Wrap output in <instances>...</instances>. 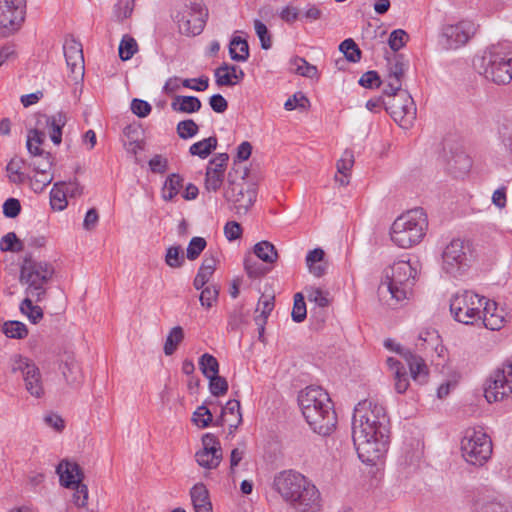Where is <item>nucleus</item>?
Returning <instances> with one entry per match:
<instances>
[{"label": "nucleus", "mask_w": 512, "mask_h": 512, "mask_svg": "<svg viewBox=\"0 0 512 512\" xmlns=\"http://www.w3.org/2000/svg\"><path fill=\"white\" fill-rule=\"evenodd\" d=\"M229 54L232 60L245 62L249 58L247 41L239 36H233L229 44Z\"/></svg>", "instance_id": "2f4dec72"}, {"label": "nucleus", "mask_w": 512, "mask_h": 512, "mask_svg": "<svg viewBox=\"0 0 512 512\" xmlns=\"http://www.w3.org/2000/svg\"><path fill=\"white\" fill-rule=\"evenodd\" d=\"M467 266V256L464 251V242L453 239L443 250L442 269L450 275L460 274Z\"/></svg>", "instance_id": "dca6fc26"}, {"label": "nucleus", "mask_w": 512, "mask_h": 512, "mask_svg": "<svg viewBox=\"0 0 512 512\" xmlns=\"http://www.w3.org/2000/svg\"><path fill=\"white\" fill-rule=\"evenodd\" d=\"M476 27L472 21L462 20L456 24L443 26L440 42L446 50H454L464 46L475 34Z\"/></svg>", "instance_id": "4468645a"}, {"label": "nucleus", "mask_w": 512, "mask_h": 512, "mask_svg": "<svg viewBox=\"0 0 512 512\" xmlns=\"http://www.w3.org/2000/svg\"><path fill=\"white\" fill-rule=\"evenodd\" d=\"M256 196V189L252 186L245 187L244 183L229 182L224 190V198L238 215H245L249 211Z\"/></svg>", "instance_id": "2eb2a0df"}, {"label": "nucleus", "mask_w": 512, "mask_h": 512, "mask_svg": "<svg viewBox=\"0 0 512 512\" xmlns=\"http://www.w3.org/2000/svg\"><path fill=\"white\" fill-rule=\"evenodd\" d=\"M209 379V389L213 396H221L226 394L228 391V382L224 377L216 374L215 376H211Z\"/></svg>", "instance_id": "0e129e2a"}, {"label": "nucleus", "mask_w": 512, "mask_h": 512, "mask_svg": "<svg viewBox=\"0 0 512 512\" xmlns=\"http://www.w3.org/2000/svg\"><path fill=\"white\" fill-rule=\"evenodd\" d=\"M165 263L171 268H180L184 263V256L180 246H170L165 255Z\"/></svg>", "instance_id": "864d4df0"}, {"label": "nucleus", "mask_w": 512, "mask_h": 512, "mask_svg": "<svg viewBox=\"0 0 512 512\" xmlns=\"http://www.w3.org/2000/svg\"><path fill=\"white\" fill-rule=\"evenodd\" d=\"M221 417L223 423H227L231 429H236L242 422L240 402L235 399L229 400L222 410Z\"/></svg>", "instance_id": "c756f323"}, {"label": "nucleus", "mask_w": 512, "mask_h": 512, "mask_svg": "<svg viewBox=\"0 0 512 512\" xmlns=\"http://www.w3.org/2000/svg\"><path fill=\"white\" fill-rule=\"evenodd\" d=\"M274 309V296L271 295H262L258 301L257 307L255 312L257 314L254 317V321L256 325L258 326V333H259V339L261 340L264 331H265V325L267 323V319L270 316L271 312Z\"/></svg>", "instance_id": "4be33fe9"}, {"label": "nucleus", "mask_w": 512, "mask_h": 512, "mask_svg": "<svg viewBox=\"0 0 512 512\" xmlns=\"http://www.w3.org/2000/svg\"><path fill=\"white\" fill-rule=\"evenodd\" d=\"M386 362L392 372L396 392L399 394L406 392L409 387V378L405 367L393 357H389Z\"/></svg>", "instance_id": "b1692460"}, {"label": "nucleus", "mask_w": 512, "mask_h": 512, "mask_svg": "<svg viewBox=\"0 0 512 512\" xmlns=\"http://www.w3.org/2000/svg\"><path fill=\"white\" fill-rule=\"evenodd\" d=\"M138 50L136 40L129 36L124 35L119 44V57L123 61L130 60Z\"/></svg>", "instance_id": "09e8293b"}, {"label": "nucleus", "mask_w": 512, "mask_h": 512, "mask_svg": "<svg viewBox=\"0 0 512 512\" xmlns=\"http://www.w3.org/2000/svg\"><path fill=\"white\" fill-rule=\"evenodd\" d=\"M184 339V331H183V328L180 327V326H175L173 327L169 334L167 335V338H166V341L164 343V353L165 355L167 356H170L172 355L178 345L182 342V340Z\"/></svg>", "instance_id": "ea45409f"}, {"label": "nucleus", "mask_w": 512, "mask_h": 512, "mask_svg": "<svg viewBox=\"0 0 512 512\" xmlns=\"http://www.w3.org/2000/svg\"><path fill=\"white\" fill-rule=\"evenodd\" d=\"M427 228L426 213L422 208H415L396 218L391 227V240L401 248H410L422 241Z\"/></svg>", "instance_id": "423d86ee"}, {"label": "nucleus", "mask_w": 512, "mask_h": 512, "mask_svg": "<svg viewBox=\"0 0 512 512\" xmlns=\"http://www.w3.org/2000/svg\"><path fill=\"white\" fill-rule=\"evenodd\" d=\"M54 274L53 266L48 262L36 261L31 254H27L20 268V283L26 286L27 296L40 302L46 295L49 281Z\"/></svg>", "instance_id": "0eeeda50"}, {"label": "nucleus", "mask_w": 512, "mask_h": 512, "mask_svg": "<svg viewBox=\"0 0 512 512\" xmlns=\"http://www.w3.org/2000/svg\"><path fill=\"white\" fill-rule=\"evenodd\" d=\"M217 143V138L214 136L205 138L192 144L189 148V153L192 156H198L201 159H205L216 149Z\"/></svg>", "instance_id": "72a5a7b5"}, {"label": "nucleus", "mask_w": 512, "mask_h": 512, "mask_svg": "<svg viewBox=\"0 0 512 512\" xmlns=\"http://www.w3.org/2000/svg\"><path fill=\"white\" fill-rule=\"evenodd\" d=\"M190 496L194 508H196V506H205L211 504L209 492L205 485L202 483H198L192 487Z\"/></svg>", "instance_id": "8fccbe9b"}, {"label": "nucleus", "mask_w": 512, "mask_h": 512, "mask_svg": "<svg viewBox=\"0 0 512 512\" xmlns=\"http://www.w3.org/2000/svg\"><path fill=\"white\" fill-rule=\"evenodd\" d=\"M324 251L321 248L311 250L306 256V265L309 272L316 277H321L325 274L326 267L322 263L324 259Z\"/></svg>", "instance_id": "7c9ffc66"}, {"label": "nucleus", "mask_w": 512, "mask_h": 512, "mask_svg": "<svg viewBox=\"0 0 512 512\" xmlns=\"http://www.w3.org/2000/svg\"><path fill=\"white\" fill-rule=\"evenodd\" d=\"M45 134L37 129L30 130L27 136L26 146L29 153L34 156H43L46 152L41 148Z\"/></svg>", "instance_id": "4c0bfd02"}, {"label": "nucleus", "mask_w": 512, "mask_h": 512, "mask_svg": "<svg viewBox=\"0 0 512 512\" xmlns=\"http://www.w3.org/2000/svg\"><path fill=\"white\" fill-rule=\"evenodd\" d=\"M476 512H509V509L498 497L483 496L476 502Z\"/></svg>", "instance_id": "473e14b6"}, {"label": "nucleus", "mask_w": 512, "mask_h": 512, "mask_svg": "<svg viewBox=\"0 0 512 512\" xmlns=\"http://www.w3.org/2000/svg\"><path fill=\"white\" fill-rule=\"evenodd\" d=\"M196 462L206 469L216 468L222 460V448L219 440L211 433L202 437V449L195 454Z\"/></svg>", "instance_id": "f3484780"}, {"label": "nucleus", "mask_w": 512, "mask_h": 512, "mask_svg": "<svg viewBox=\"0 0 512 512\" xmlns=\"http://www.w3.org/2000/svg\"><path fill=\"white\" fill-rule=\"evenodd\" d=\"M403 358L407 362L412 378L419 382H426L428 376V367L425 364L424 360L411 351H406L403 353Z\"/></svg>", "instance_id": "a878e982"}, {"label": "nucleus", "mask_w": 512, "mask_h": 512, "mask_svg": "<svg viewBox=\"0 0 512 512\" xmlns=\"http://www.w3.org/2000/svg\"><path fill=\"white\" fill-rule=\"evenodd\" d=\"M408 39L407 33L402 29H396L391 32L388 40L389 47L394 51H398L405 46Z\"/></svg>", "instance_id": "338daca9"}, {"label": "nucleus", "mask_w": 512, "mask_h": 512, "mask_svg": "<svg viewBox=\"0 0 512 512\" xmlns=\"http://www.w3.org/2000/svg\"><path fill=\"white\" fill-rule=\"evenodd\" d=\"M339 50L350 62L357 63L361 59V50L353 39H345L339 46Z\"/></svg>", "instance_id": "3c124183"}, {"label": "nucleus", "mask_w": 512, "mask_h": 512, "mask_svg": "<svg viewBox=\"0 0 512 512\" xmlns=\"http://www.w3.org/2000/svg\"><path fill=\"white\" fill-rule=\"evenodd\" d=\"M22 165L23 160L18 158H13L8 163L6 170L8 173L9 180L12 183L19 184L25 181L26 176L24 173L21 172Z\"/></svg>", "instance_id": "603ef678"}, {"label": "nucleus", "mask_w": 512, "mask_h": 512, "mask_svg": "<svg viewBox=\"0 0 512 512\" xmlns=\"http://www.w3.org/2000/svg\"><path fill=\"white\" fill-rule=\"evenodd\" d=\"M219 289L215 285H210L202 289L199 300L201 305L207 309L211 308L217 301Z\"/></svg>", "instance_id": "13d9d810"}, {"label": "nucleus", "mask_w": 512, "mask_h": 512, "mask_svg": "<svg viewBox=\"0 0 512 512\" xmlns=\"http://www.w3.org/2000/svg\"><path fill=\"white\" fill-rule=\"evenodd\" d=\"M439 342V335L434 329L422 330L417 338L416 346L425 348L426 346L434 347Z\"/></svg>", "instance_id": "6e6d98bb"}, {"label": "nucleus", "mask_w": 512, "mask_h": 512, "mask_svg": "<svg viewBox=\"0 0 512 512\" xmlns=\"http://www.w3.org/2000/svg\"><path fill=\"white\" fill-rule=\"evenodd\" d=\"M0 250L2 252H20L24 250V242L14 232H9L1 238Z\"/></svg>", "instance_id": "a18cd8bd"}, {"label": "nucleus", "mask_w": 512, "mask_h": 512, "mask_svg": "<svg viewBox=\"0 0 512 512\" xmlns=\"http://www.w3.org/2000/svg\"><path fill=\"white\" fill-rule=\"evenodd\" d=\"M354 165V154L351 150H345L341 158L337 161V174L335 181L341 186L349 184L350 172Z\"/></svg>", "instance_id": "cd10ccee"}, {"label": "nucleus", "mask_w": 512, "mask_h": 512, "mask_svg": "<svg viewBox=\"0 0 512 512\" xmlns=\"http://www.w3.org/2000/svg\"><path fill=\"white\" fill-rule=\"evenodd\" d=\"M12 373H20L27 392L35 398L44 396L42 375L38 366L31 359L14 355L10 360Z\"/></svg>", "instance_id": "9d476101"}, {"label": "nucleus", "mask_w": 512, "mask_h": 512, "mask_svg": "<svg viewBox=\"0 0 512 512\" xmlns=\"http://www.w3.org/2000/svg\"><path fill=\"white\" fill-rule=\"evenodd\" d=\"M232 65L228 63L221 64L214 71L215 81L218 86H234L236 85V81H234V77L232 76V70L230 69Z\"/></svg>", "instance_id": "de8ad7c7"}, {"label": "nucleus", "mask_w": 512, "mask_h": 512, "mask_svg": "<svg viewBox=\"0 0 512 512\" xmlns=\"http://www.w3.org/2000/svg\"><path fill=\"white\" fill-rule=\"evenodd\" d=\"M307 310L304 297L301 293L294 296V305L291 313L293 321L300 323L306 318Z\"/></svg>", "instance_id": "bf43d9fd"}, {"label": "nucleus", "mask_w": 512, "mask_h": 512, "mask_svg": "<svg viewBox=\"0 0 512 512\" xmlns=\"http://www.w3.org/2000/svg\"><path fill=\"white\" fill-rule=\"evenodd\" d=\"M208 13L191 14L181 11L177 14L179 31L186 36L199 35L204 28Z\"/></svg>", "instance_id": "6ab92c4d"}, {"label": "nucleus", "mask_w": 512, "mask_h": 512, "mask_svg": "<svg viewBox=\"0 0 512 512\" xmlns=\"http://www.w3.org/2000/svg\"><path fill=\"white\" fill-rule=\"evenodd\" d=\"M310 105L309 99L301 92L295 93L292 97L288 98L284 103V108L287 111L294 109H307Z\"/></svg>", "instance_id": "680f3d73"}, {"label": "nucleus", "mask_w": 512, "mask_h": 512, "mask_svg": "<svg viewBox=\"0 0 512 512\" xmlns=\"http://www.w3.org/2000/svg\"><path fill=\"white\" fill-rule=\"evenodd\" d=\"M66 182H56L50 191V205L53 210L62 211L67 207Z\"/></svg>", "instance_id": "f704fd0d"}, {"label": "nucleus", "mask_w": 512, "mask_h": 512, "mask_svg": "<svg viewBox=\"0 0 512 512\" xmlns=\"http://www.w3.org/2000/svg\"><path fill=\"white\" fill-rule=\"evenodd\" d=\"M254 29L260 40L261 48L264 50L270 49L272 46V40L267 26L262 21L256 19L254 20Z\"/></svg>", "instance_id": "4d7b16f0"}, {"label": "nucleus", "mask_w": 512, "mask_h": 512, "mask_svg": "<svg viewBox=\"0 0 512 512\" xmlns=\"http://www.w3.org/2000/svg\"><path fill=\"white\" fill-rule=\"evenodd\" d=\"M3 333L9 338L23 339L28 335V329L20 321H7L3 324Z\"/></svg>", "instance_id": "49530a36"}, {"label": "nucleus", "mask_w": 512, "mask_h": 512, "mask_svg": "<svg viewBox=\"0 0 512 512\" xmlns=\"http://www.w3.org/2000/svg\"><path fill=\"white\" fill-rule=\"evenodd\" d=\"M408 62L401 54H396L392 58H387L388 73L403 80Z\"/></svg>", "instance_id": "79ce46f5"}, {"label": "nucleus", "mask_w": 512, "mask_h": 512, "mask_svg": "<svg viewBox=\"0 0 512 512\" xmlns=\"http://www.w3.org/2000/svg\"><path fill=\"white\" fill-rule=\"evenodd\" d=\"M63 51L67 66L74 74V78H83L84 56L81 43L74 38H67L63 45Z\"/></svg>", "instance_id": "a211bd4d"}, {"label": "nucleus", "mask_w": 512, "mask_h": 512, "mask_svg": "<svg viewBox=\"0 0 512 512\" xmlns=\"http://www.w3.org/2000/svg\"><path fill=\"white\" fill-rule=\"evenodd\" d=\"M56 473L59 476L60 485L68 488L74 486L79 481H83L84 473L81 467L73 461L63 459L56 467Z\"/></svg>", "instance_id": "aec40b11"}, {"label": "nucleus", "mask_w": 512, "mask_h": 512, "mask_svg": "<svg viewBox=\"0 0 512 512\" xmlns=\"http://www.w3.org/2000/svg\"><path fill=\"white\" fill-rule=\"evenodd\" d=\"M60 371L67 385L71 388H79L83 375L80 365L73 357H67L60 365Z\"/></svg>", "instance_id": "5701e85b"}, {"label": "nucleus", "mask_w": 512, "mask_h": 512, "mask_svg": "<svg viewBox=\"0 0 512 512\" xmlns=\"http://www.w3.org/2000/svg\"><path fill=\"white\" fill-rule=\"evenodd\" d=\"M254 254L262 261L273 264L277 261L278 253L269 241H260L254 245Z\"/></svg>", "instance_id": "c9c22d12"}, {"label": "nucleus", "mask_w": 512, "mask_h": 512, "mask_svg": "<svg viewBox=\"0 0 512 512\" xmlns=\"http://www.w3.org/2000/svg\"><path fill=\"white\" fill-rule=\"evenodd\" d=\"M192 421L196 426L205 428L212 422V414L206 406L202 405L194 412Z\"/></svg>", "instance_id": "69168bd1"}, {"label": "nucleus", "mask_w": 512, "mask_h": 512, "mask_svg": "<svg viewBox=\"0 0 512 512\" xmlns=\"http://www.w3.org/2000/svg\"><path fill=\"white\" fill-rule=\"evenodd\" d=\"M202 103L195 96H175L171 102V108L175 112L179 113H195L201 109Z\"/></svg>", "instance_id": "c85d7f7f"}, {"label": "nucleus", "mask_w": 512, "mask_h": 512, "mask_svg": "<svg viewBox=\"0 0 512 512\" xmlns=\"http://www.w3.org/2000/svg\"><path fill=\"white\" fill-rule=\"evenodd\" d=\"M386 111L402 128L408 129L416 119V105L407 91L390 96L384 102Z\"/></svg>", "instance_id": "f8f14e48"}, {"label": "nucleus", "mask_w": 512, "mask_h": 512, "mask_svg": "<svg viewBox=\"0 0 512 512\" xmlns=\"http://www.w3.org/2000/svg\"><path fill=\"white\" fill-rule=\"evenodd\" d=\"M471 159L464 153L457 154L454 156L452 162H450V170L456 176L465 175L471 168Z\"/></svg>", "instance_id": "37998d69"}, {"label": "nucleus", "mask_w": 512, "mask_h": 512, "mask_svg": "<svg viewBox=\"0 0 512 512\" xmlns=\"http://www.w3.org/2000/svg\"><path fill=\"white\" fill-rule=\"evenodd\" d=\"M274 489L297 512H319L321 495L317 487L304 475L284 470L275 475Z\"/></svg>", "instance_id": "f03ea898"}, {"label": "nucleus", "mask_w": 512, "mask_h": 512, "mask_svg": "<svg viewBox=\"0 0 512 512\" xmlns=\"http://www.w3.org/2000/svg\"><path fill=\"white\" fill-rule=\"evenodd\" d=\"M35 173L31 179V187L35 192H42L53 181L54 177L50 172L35 171Z\"/></svg>", "instance_id": "e2e57ef3"}, {"label": "nucleus", "mask_w": 512, "mask_h": 512, "mask_svg": "<svg viewBox=\"0 0 512 512\" xmlns=\"http://www.w3.org/2000/svg\"><path fill=\"white\" fill-rule=\"evenodd\" d=\"M417 269L408 260H399L385 268L378 295L389 306L408 300L413 293Z\"/></svg>", "instance_id": "20e7f679"}, {"label": "nucleus", "mask_w": 512, "mask_h": 512, "mask_svg": "<svg viewBox=\"0 0 512 512\" xmlns=\"http://www.w3.org/2000/svg\"><path fill=\"white\" fill-rule=\"evenodd\" d=\"M183 186V178L178 174H171L165 181L162 188V198L171 201Z\"/></svg>", "instance_id": "58836bf2"}, {"label": "nucleus", "mask_w": 512, "mask_h": 512, "mask_svg": "<svg viewBox=\"0 0 512 512\" xmlns=\"http://www.w3.org/2000/svg\"><path fill=\"white\" fill-rule=\"evenodd\" d=\"M177 134L181 139H189L197 135L198 125L192 119L180 121L176 127Z\"/></svg>", "instance_id": "5fc2aeb1"}, {"label": "nucleus", "mask_w": 512, "mask_h": 512, "mask_svg": "<svg viewBox=\"0 0 512 512\" xmlns=\"http://www.w3.org/2000/svg\"><path fill=\"white\" fill-rule=\"evenodd\" d=\"M389 419L382 405L371 399L360 401L352 419V439L359 459L375 464L386 452Z\"/></svg>", "instance_id": "f257e3e1"}, {"label": "nucleus", "mask_w": 512, "mask_h": 512, "mask_svg": "<svg viewBox=\"0 0 512 512\" xmlns=\"http://www.w3.org/2000/svg\"><path fill=\"white\" fill-rule=\"evenodd\" d=\"M26 0H0V36L16 32L24 21Z\"/></svg>", "instance_id": "ddd939ff"}, {"label": "nucleus", "mask_w": 512, "mask_h": 512, "mask_svg": "<svg viewBox=\"0 0 512 512\" xmlns=\"http://www.w3.org/2000/svg\"><path fill=\"white\" fill-rule=\"evenodd\" d=\"M402 81H403L402 79L388 73L387 78H386V85L384 87L383 93L386 96L390 97V96H395L400 92H404V90L401 89Z\"/></svg>", "instance_id": "774afa93"}, {"label": "nucleus", "mask_w": 512, "mask_h": 512, "mask_svg": "<svg viewBox=\"0 0 512 512\" xmlns=\"http://www.w3.org/2000/svg\"><path fill=\"white\" fill-rule=\"evenodd\" d=\"M31 296H27L20 304V311L26 315L31 323L36 324L43 318V311L40 306L33 305Z\"/></svg>", "instance_id": "a19ab883"}, {"label": "nucleus", "mask_w": 512, "mask_h": 512, "mask_svg": "<svg viewBox=\"0 0 512 512\" xmlns=\"http://www.w3.org/2000/svg\"><path fill=\"white\" fill-rule=\"evenodd\" d=\"M67 123V115L63 111H58L53 115L46 116V127L51 141L55 145L62 142V129Z\"/></svg>", "instance_id": "393cba45"}, {"label": "nucleus", "mask_w": 512, "mask_h": 512, "mask_svg": "<svg viewBox=\"0 0 512 512\" xmlns=\"http://www.w3.org/2000/svg\"><path fill=\"white\" fill-rule=\"evenodd\" d=\"M199 368L206 378L215 376L219 373V363L217 359L208 353H205L200 357Z\"/></svg>", "instance_id": "c03bdc74"}, {"label": "nucleus", "mask_w": 512, "mask_h": 512, "mask_svg": "<svg viewBox=\"0 0 512 512\" xmlns=\"http://www.w3.org/2000/svg\"><path fill=\"white\" fill-rule=\"evenodd\" d=\"M206 240L202 237H193L187 247L186 256L189 260H196L206 247Z\"/></svg>", "instance_id": "052dcab7"}, {"label": "nucleus", "mask_w": 512, "mask_h": 512, "mask_svg": "<svg viewBox=\"0 0 512 512\" xmlns=\"http://www.w3.org/2000/svg\"><path fill=\"white\" fill-rule=\"evenodd\" d=\"M461 452L466 462L482 466L492 454V441L482 428H468L461 440Z\"/></svg>", "instance_id": "1a4fd4ad"}, {"label": "nucleus", "mask_w": 512, "mask_h": 512, "mask_svg": "<svg viewBox=\"0 0 512 512\" xmlns=\"http://www.w3.org/2000/svg\"><path fill=\"white\" fill-rule=\"evenodd\" d=\"M484 296L473 291H463L455 294L450 300V312L453 318L465 325H479L485 303Z\"/></svg>", "instance_id": "6e6552de"}, {"label": "nucleus", "mask_w": 512, "mask_h": 512, "mask_svg": "<svg viewBox=\"0 0 512 512\" xmlns=\"http://www.w3.org/2000/svg\"><path fill=\"white\" fill-rule=\"evenodd\" d=\"M479 74L496 84H508L512 80V45L499 42L488 47L473 60Z\"/></svg>", "instance_id": "39448f33"}, {"label": "nucleus", "mask_w": 512, "mask_h": 512, "mask_svg": "<svg viewBox=\"0 0 512 512\" xmlns=\"http://www.w3.org/2000/svg\"><path fill=\"white\" fill-rule=\"evenodd\" d=\"M512 394V360L506 361L501 368L491 374L485 387L488 402L503 400Z\"/></svg>", "instance_id": "9b49d317"}, {"label": "nucleus", "mask_w": 512, "mask_h": 512, "mask_svg": "<svg viewBox=\"0 0 512 512\" xmlns=\"http://www.w3.org/2000/svg\"><path fill=\"white\" fill-rule=\"evenodd\" d=\"M302 415L310 428L322 436L330 435L337 423L329 394L319 386H309L298 395Z\"/></svg>", "instance_id": "7ed1b4c3"}, {"label": "nucleus", "mask_w": 512, "mask_h": 512, "mask_svg": "<svg viewBox=\"0 0 512 512\" xmlns=\"http://www.w3.org/2000/svg\"><path fill=\"white\" fill-rule=\"evenodd\" d=\"M483 306L485 309L483 310L479 324L492 331L500 330L505 322L503 311L497 307L496 302L487 298H485Z\"/></svg>", "instance_id": "412c9836"}, {"label": "nucleus", "mask_w": 512, "mask_h": 512, "mask_svg": "<svg viewBox=\"0 0 512 512\" xmlns=\"http://www.w3.org/2000/svg\"><path fill=\"white\" fill-rule=\"evenodd\" d=\"M290 68L295 74L310 79L316 78L318 75L316 66L308 63L304 58L301 57L292 58L290 60Z\"/></svg>", "instance_id": "e433bc0d"}, {"label": "nucleus", "mask_w": 512, "mask_h": 512, "mask_svg": "<svg viewBox=\"0 0 512 512\" xmlns=\"http://www.w3.org/2000/svg\"><path fill=\"white\" fill-rule=\"evenodd\" d=\"M217 262L218 258L215 255L205 256L193 281L195 289H202L208 283L216 269Z\"/></svg>", "instance_id": "bb28decb"}]
</instances>
